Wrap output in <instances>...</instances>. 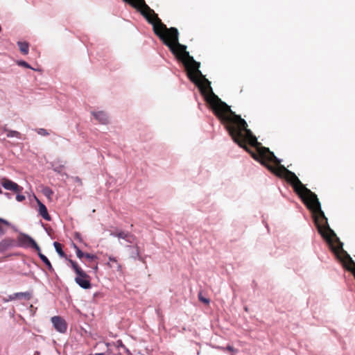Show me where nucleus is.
<instances>
[{
    "label": "nucleus",
    "instance_id": "nucleus-14",
    "mask_svg": "<svg viewBox=\"0 0 355 355\" xmlns=\"http://www.w3.org/2000/svg\"><path fill=\"white\" fill-rule=\"evenodd\" d=\"M15 297H16L17 300L24 299L26 300H29L32 297V293L28 291L16 293Z\"/></svg>",
    "mask_w": 355,
    "mask_h": 355
},
{
    "label": "nucleus",
    "instance_id": "nucleus-25",
    "mask_svg": "<svg viewBox=\"0 0 355 355\" xmlns=\"http://www.w3.org/2000/svg\"><path fill=\"white\" fill-rule=\"evenodd\" d=\"M225 349H227V351L230 352H234V353H236L237 352V349H234L232 346L231 345H227L225 348Z\"/></svg>",
    "mask_w": 355,
    "mask_h": 355
},
{
    "label": "nucleus",
    "instance_id": "nucleus-11",
    "mask_svg": "<svg viewBox=\"0 0 355 355\" xmlns=\"http://www.w3.org/2000/svg\"><path fill=\"white\" fill-rule=\"evenodd\" d=\"M39 212L40 214L46 220H51V216L48 213L46 206L42 204L40 201H38Z\"/></svg>",
    "mask_w": 355,
    "mask_h": 355
},
{
    "label": "nucleus",
    "instance_id": "nucleus-9",
    "mask_svg": "<svg viewBox=\"0 0 355 355\" xmlns=\"http://www.w3.org/2000/svg\"><path fill=\"white\" fill-rule=\"evenodd\" d=\"M92 114L99 123L102 124H107L108 123V117L105 112H92Z\"/></svg>",
    "mask_w": 355,
    "mask_h": 355
},
{
    "label": "nucleus",
    "instance_id": "nucleus-13",
    "mask_svg": "<svg viewBox=\"0 0 355 355\" xmlns=\"http://www.w3.org/2000/svg\"><path fill=\"white\" fill-rule=\"evenodd\" d=\"M37 254H38V256L40 257V258L41 259V260L46 265L49 270L51 271V272H53V268L51 262L48 259V258L45 255H44L41 252V251L37 252Z\"/></svg>",
    "mask_w": 355,
    "mask_h": 355
},
{
    "label": "nucleus",
    "instance_id": "nucleus-19",
    "mask_svg": "<svg viewBox=\"0 0 355 355\" xmlns=\"http://www.w3.org/2000/svg\"><path fill=\"white\" fill-rule=\"evenodd\" d=\"M73 248L76 250V253L77 257L79 259H82L83 257H84L85 253H83L76 244L73 243Z\"/></svg>",
    "mask_w": 355,
    "mask_h": 355
},
{
    "label": "nucleus",
    "instance_id": "nucleus-2",
    "mask_svg": "<svg viewBox=\"0 0 355 355\" xmlns=\"http://www.w3.org/2000/svg\"><path fill=\"white\" fill-rule=\"evenodd\" d=\"M139 10L148 23L153 25L154 33L170 49L175 58L182 62L189 78L193 83L198 82V76H202L199 70L200 63L196 61L187 51V46L179 42V32L176 28H167L144 0H123Z\"/></svg>",
    "mask_w": 355,
    "mask_h": 355
},
{
    "label": "nucleus",
    "instance_id": "nucleus-8",
    "mask_svg": "<svg viewBox=\"0 0 355 355\" xmlns=\"http://www.w3.org/2000/svg\"><path fill=\"white\" fill-rule=\"evenodd\" d=\"M15 240L12 238H5L0 242V252H3L15 245Z\"/></svg>",
    "mask_w": 355,
    "mask_h": 355
},
{
    "label": "nucleus",
    "instance_id": "nucleus-28",
    "mask_svg": "<svg viewBox=\"0 0 355 355\" xmlns=\"http://www.w3.org/2000/svg\"><path fill=\"white\" fill-rule=\"evenodd\" d=\"M0 223H1L2 224H4L6 226H9L10 225V223L8 220L3 219V218H0Z\"/></svg>",
    "mask_w": 355,
    "mask_h": 355
},
{
    "label": "nucleus",
    "instance_id": "nucleus-16",
    "mask_svg": "<svg viewBox=\"0 0 355 355\" xmlns=\"http://www.w3.org/2000/svg\"><path fill=\"white\" fill-rule=\"evenodd\" d=\"M53 245L55 247L56 252L61 257H66L64 252L62 250V246L60 243L55 241L53 243Z\"/></svg>",
    "mask_w": 355,
    "mask_h": 355
},
{
    "label": "nucleus",
    "instance_id": "nucleus-23",
    "mask_svg": "<svg viewBox=\"0 0 355 355\" xmlns=\"http://www.w3.org/2000/svg\"><path fill=\"white\" fill-rule=\"evenodd\" d=\"M84 257L91 261L94 260L97 258L96 255L89 253H85Z\"/></svg>",
    "mask_w": 355,
    "mask_h": 355
},
{
    "label": "nucleus",
    "instance_id": "nucleus-29",
    "mask_svg": "<svg viewBox=\"0 0 355 355\" xmlns=\"http://www.w3.org/2000/svg\"><path fill=\"white\" fill-rule=\"evenodd\" d=\"M109 261H111V262H115L116 263L117 262V260L116 258L114 257H109Z\"/></svg>",
    "mask_w": 355,
    "mask_h": 355
},
{
    "label": "nucleus",
    "instance_id": "nucleus-32",
    "mask_svg": "<svg viewBox=\"0 0 355 355\" xmlns=\"http://www.w3.org/2000/svg\"><path fill=\"white\" fill-rule=\"evenodd\" d=\"M137 249L138 250V246H136ZM137 254L139 256V251L137 250Z\"/></svg>",
    "mask_w": 355,
    "mask_h": 355
},
{
    "label": "nucleus",
    "instance_id": "nucleus-24",
    "mask_svg": "<svg viewBox=\"0 0 355 355\" xmlns=\"http://www.w3.org/2000/svg\"><path fill=\"white\" fill-rule=\"evenodd\" d=\"M19 193H17L16 200L19 202H22L23 200H25V196Z\"/></svg>",
    "mask_w": 355,
    "mask_h": 355
},
{
    "label": "nucleus",
    "instance_id": "nucleus-26",
    "mask_svg": "<svg viewBox=\"0 0 355 355\" xmlns=\"http://www.w3.org/2000/svg\"><path fill=\"white\" fill-rule=\"evenodd\" d=\"M17 300V298L15 297V293H14L12 295H10L8 296V298L7 300H5V302L12 301V300Z\"/></svg>",
    "mask_w": 355,
    "mask_h": 355
},
{
    "label": "nucleus",
    "instance_id": "nucleus-17",
    "mask_svg": "<svg viewBox=\"0 0 355 355\" xmlns=\"http://www.w3.org/2000/svg\"><path fill=\"white\" fill-rule=\"evenodd\" d=\"M127 233L128 232H125L123 231H119V232H111L110 235L118 237L119 239H125V238L126 237Z\"/></svg>",
    "mask_w": 355,
    "mask_h": 355
},
{
    "label": "nucleus",
    "instance_id": "nucleus-33",
    "mask_svg": "<svg viewBox=\"0 0 355 355\" xmlns=\"http://www.w3.org/2000/svg\"><path fill=\"white\" fill-rule=\"evenodd\" d=\"M97 269H98V266H96V267H95V270H97Z\"/></svg>",
    "mask_w": 355,
    "mask_h": 355
},
{
    "label": "nucleus",
    "instance_id": "nucleus-27",
    "mask_svg": "<svg viewBox=\"0 0 355 355\" xmlns=\"http://www.w3.org/2000/svg\"><path fill=\"white\" fill-rule=\"evenodd\" d=\"M19 64L21 65V66H24L26 68H31V67L29 66V64L26 62L25 61H21L19 62Z\"/></svg>",
    "mask_w": 355,
    "mask_h": 355
},
{
    "label": "nucleus",
    "instance_id": "nucleus-1",
    "mask_svg": "<svg viewBox=\"0 0 355 355\" xmlns=\"http://www.w3.org/2000/svg\"><path fill=\"white\" fill-rule=\"evenodd\" d=\"M194 83L215 116L225 126L234 141L250 153L255 160L277 176L284 178L293 186L295 192L312 212L315 225L321 236L329 237V234L334 235L316 194L307 189L293 172L282 165L280 160L268 148L260 146L256 137L248 128L246 121L240 115L236 114L228 105L213 92L210 82L203 75L198 76V82Z\"/></svg>",
    "mask_w": 355,
    "mask_h": 355
},
{
    "label": "nucleus",
    "instance_id": "nucleus-18",
    "mask_svg": "<svg viewBox=\"0 0 355 355\" xmlns=\"http://www.w3.org/2000/svg\"><path fill=\"white\" fill-rule=\"evenodd\" d=\"M42 193L44 196H46L48 198H51L53 196V192L49 187H44L42 190Z\"/></svg>",
    "mask_w": 355,
    "mask_h": 355
},
{
    "label": "nucleus",
    "instance_id": "nucleus-20",
    "mask_svg": "<svg viewBox=\"0 0 355 355\" xmlns=\"http://www.w3.org/2000/svg\"><path fill=\"white\" fill-rule=\"evenodd\" d=\"M125 240L130 243H132L135 240V236L130 233L128 232L126 234V237L125 238Z\"/></svg>",
    "mask_w": 355,
    "mask_h": 355
},
{
    "label": "nucleus",
    "instance_id": "nucleus-5",
    "mask_svg": "<svg viewBox=\"0 0 355 355\" xmlns=\"http://www.w3.org/2000/svg\"><path fill=\"white\" fill-rule=\"evenodd\" d=\"M18 241L21 245L24 247H30L35 249L37 252L40 251V248L33 239L27 234H21L18 237Z\"/></svg>",
    "mask_w": 355,
    "mask_h": 355
},
{
    "label": "nucleus",
    "instance_id": "nucleus-4",
    "mask_svg": "<svg viewBox=\"0 0 355 355\" xmlns=\"http://www.w3.org/2000/svg\"><path fill=\"white\" fill-rule=\"evenodd\" d=\"M71 268L76 274L75 282L81 288L84 289H89L92 287L90 277L79 266V265L74 261L70 259Z\"/></svg>",
    "mask_w": 355,
    "mask_h": 355
},
{
    "label": "nucleus",
    "instance_id": "nucleus-7",
    "mask_svg": "<svg viewBox=\"0 0 355 355\" xmlns=\"http://www.w3.org/2000/svg\"><path fill=\"white\" fill-rule=\"evenodd\" d=\"M1 184L6 189L12 191L16 193H21L23 190L21 187L8 179H3Z\"/></svg>",
    "mask_w": 355,
    "mask_h": 355
},
{
    "label": "nucleus",
    "instance_id": "nucleus-6",
    "mask_svg": "<svg viewBox=\"0 0 355 355\" xmlns=\"http://www.w3.org/2000/svg\"><path fill=\"white\" fill-rule=\"evenodd\" d=\"M51 322L54 328L60 333H64L67 329V324L65 320L60 316H53L51 318Z\"/></svg>",
    "mask_w": 355,
    "mask_h": 355
},
{
    "label": "nucleus",
    "instance_id": "nucleus-12",
    "mask_svg": "<svg viewBox=\"0 0 355 355\" xmlns=\"http://www.w3.org/2000/svg\"><path fill=\"white\" fill-rule=\"evenodd\" d=\"M3 130L6 132L8 137H16L17 139H21V134L18 131L9 130L6 127L3 128Z\"/></svg>",
    "mask_w": 355,
    "mask_h": 355
},
{
    "label": "nucleus",
    "instance_id": "nucleus-15",
    "mask_svg": "<svg viewBox=\"0 0 355 355\" xmlns=\"http://www.w3.org/2000/svg\"><path fill=\"white\" fill-rule=\"evenodd\" d=\"M17 45L19 48V50L21 53L24 55H26L28 53L29 46L27 42H18Z\"/></svg>",
    "mask_w": 355,
    "mask_h": 355
},
{
    "label": "nucleus",
    "instance_id": "nucleus-34",
    "mask_svg": "<svg viewBox=\"0 0 355 355\" xmlns=\"http://www.w3.org/2000/svg\"><path fill=\"white\" fill-rule=\"evenodd\" d=\"M0 193H2V191H1V189H0Z\"/></svg>",
    "mask_w": 355,
    "mask_h": 355
},
{
    "label": "nucleus",
    "instance_id": "nucleus-31",
    "mask_svg": "<svg viewBox=\"0 0 355 355\" xmlns=\"http://www.w3.org/2000/svg\"><path fill=\"white\" fill-rule=\"evenodd\" d=\"M5 196L8 198H11V194L9 193H5Z\"/></svg>",
    "mask_w": 355,
    "mask_h": 355
},
{
    "label": "nucleus",
    "instance_id": "nucleus-22",
    "mask_svg": "<svg viewBox=\"0 0 355 355\" xmlns=\"http://www.w3.org/2000/svg\"><path fill=\"white\" fill-rule=\"evenodd\" d=\"M198 298H199V300L206 304H208L209 303V300L207 299V298H205L202 295V293H200L198 294Z\"/></svg>",
    "mask_w": 355,
    "mask_h": 355
},
{
    "label": "nucleus",
    "instance_id": "nucleus-10",
    "mask_svg": "<svg viewBox=\"0 0 355 355\" xmlns=\"http://www.w3.org/2000/svg\"><path fill=\"white\" fill-rule=\"evenodd\" d=\"M114 346L116 349L119 351V354L120 355L124 353H127L129 355L131 354L129 349L123 345L122 340H121L116 341V343L114 344Z\"/></svg>",
    "mask_w": 355,
    "mask_h": 355
},
{
    "label": "nucleus",
    "instance_id": "nucleus-30",
    "mask_svg": "<svg viewBox=\"0 0 355 355\" xmlns=\"http://www.w3.org/2000/svg\"><path fill=\"white\" fill-rule=\"evenodd\" d=\"M5 233V230H3V227L0 225V236L3 235Z\"/></svg>",
    "mask_w": 355,
    "mask_h": 355
},
{
    "label": "nucleus",
    "instance_id": "nucleus-3",
    "mask_svg": "<svg viewBox=\"0 0 355 355\" xmlns=\"http://www.w3.org/2000/svg\"><path fill=\"white\" fill-rule=\"evenodd\" d=\"M322 236L327 241L337 258L343 262L344 267L349 271H351L355 278V262L347 252L343 250V243L339 241L336 234L334 233V235L329 234V237Z\"/></svg>",
    "mask_w": 355,
    "mask_h": 355
},
{
    "label": "nucleus",
    "instance_id": "nucleus-21",
    "mask_svg": "<svg viewBox=\"0 0 355 355\" xmlns=\"http://www.w3.org/2000/svg\"><path fill=\"white\" fill-rule=\"evenodd\" d=\"M37 134L42 136H47L49 135V132L44 128H40L37 130Z\"/></svg>",
    "mask_w": 355,
    "mask_h": 355
}]
</instances>
